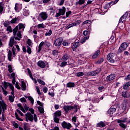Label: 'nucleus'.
I'll return each instance as SVG.
<instances>
[{
    "label": "nucleus",
    "mask_w": 130,
    "mask_h": 130,
    "mask_svg": "<svg viewBox=\"0 0 130 130\" xmlns=\"http://www.w3.org/2000/svg\"><path fill=\"white\" fill-rule=\"evenodd\" d=\"M25 116L27 117L28 120H29V121L33 122V120H34V117L33 116V115L31 114L30 112H27L26 114H25Z\"/></svg>",
    "instance_id": "obj_11"
},
{
    "label": "nucleus",
    "mask_w": 130,
    "mask_h": 130,
    "mask_svg": "<svg viewBox=\"0 0 130 130\" xmlns=\"http://www.w3.org/2000/svg\"><path fill=\"white\" fill-rule=\"evenodd\" d=\"M72 24H73V26H78L79 25H80V24H81V20H77L75 22L73 23Z\"/></svg>",
    "instance_id": "obj_41"
},
{
    "label": "nucleus",
    "mask_w": 130,
    "mask_h": 130,
    "mask_svg": "<svg viewBox=\"0 0 130 130\" xmlns=\"http://www.w3.org/2000/svg\"><path fill=\"white\" fill-rule=\"evenodd\" d=\"M15 88L18 89V90H21V87L19 85V83L18 82H16L15 83Z\"/></svg>",
    "instance_id": "obj_54"
},
{
    "label": "nucleus",
    "mask_w": 130,
    "mask_h": 130,
    "mask_svg": "<svg viewBox=\"0 0 130 130\" xmlns=\"http://www.w3.org/2000/svg\"><path fill=\"white\" fill-rule=\"evenodd\" d=\"M38 29H40V28H42L44 29V28H46V25H44L43 23L39 24L37 26Z\"/></svg>",
    "instance_id": "obj_34"
},
{
    "label": "nucleus",
    "mask_w": 130,
    "mask_h": 130,
    "mask_svg": "<svg viewBox=\"0 0 130 130\" xmlns=\"http://www.w3.org/2000/svg\"><path fill=\"white\" fill-rule=\"evenodd\" d=\"M38 109L39 110V112H40L41 114H43V113H44V108H43V107L39 106L38 107Z\"/></svg>",
    "instance_id": "obj_30"
},
{
    "label": "nucleus",
    "mask_w": 130,
    "mask_h": 130,
    "mask_svg": "<svg viewBox=\"0 0 130 130\" xmlns=\"http://www.w3.org/2000/svg\"><path fill=\"white\" fill-rule=\"evenodd\" d=\"M67 88H74L75 87V83L74 82H68L67 84Z\"/></svg>",
    "instance_id": "obj_26"
},
{
    "label": "nucleus",
    "mask_w": 130,
    "mask_h": 130,
    "mask_svg": "<svg viewBox=\"0 0 130 130\" xmlns=\"http://www.w3.org/2000/svg\"><path fill=\"white\" fill-rule=\"evenodd\" d=\"M43 45H44V42L42 41L40 43V44L38 46V52H39V53L40 52V51H41L42 49V46H43Z\"/></svg>",
    "instance_id": "obj_23"
},
{
    "label": "nucleus",
    "mask_w": 130,
    "mask_h": 130,
    "mask_svg": "<svg viewBox=\"0 0 130 130\" xmlns=\"http://www.w3.org/2000/svg\"><path fill=\"white\" fill-rule=\"evenodd\" d=\"M67 64H68V62L64 61L61 63L60 67H61V68H63L66 67V66H67Z\"/></svg>",
    "instance_id": "obj_46"
},
{
    "label": "nucleus",
    "mask_w": 130,
    "mask_h": 130,
    "mask_svg": "<svg viewBox=\"0 0 130 130\" xmlns=\"http://www.w3.org/2000/svg\"><path fill=\"white\" fill-rule=\"evenodd\" d=\"M22 6L21 4L16 3L14 10L16 13H19V12L22 10Z\"/></svg>",
    "instance_id": "obj_10"
},
{
    "label": "nucleus",
    "mask_w": 130,
    "mask_h": 130,
    "mask_svg": "<svg viewBox=\"0 0 130 130\" xmlns=\"http://www.w3.org/2000/svg\"><path fill=\"white\" fill-rule=\"evenodd\" d=\"M2 84L5 89V90H7L8 89V87L10 86V84H11L9 82H7V81H4V82H2Z\"/></svg>",
    "instance_id": "obj_21"
},
{
    "label": "nucleus",
    "mask_w": 130,
    "mask_h": 130,
    "mask_svg": "<svg viewBox=\"0 0 130 130\" xmlns=\"http://www.w3.org/2000/svg\"><path fill=\"white\" fill-rule=\"evenodd\" d=\"M21 87L22 91H26V83H25V81H21Z\"/></svg>",
    "instance_id": "obj_22"
},
{
    "label": "nucleus",
    "mask_w": 130,
    "mask_h": 130,
    "mask_svg": "<svg viewBox=\"0 0 130 130\" xmlns=\"http://www.w3.org/2000/svg\"><path fill=\"white\" fill-rule=\"evenodd\" d=\"M28 100L31 102V104L33 105L34 104V99L31 96H28Z\"/></svg>",
    "instance_id": "obj_44"
},
{
    "label": "nucleus",
    "mask_w": 130,
    "mask_h": 130,
    "mask_svg": "<svg viewBox=\"0 0 130 130\" xmlns=\"http://www.w3.org/2000/svg\"><path fill=\"white\" fill-rule=\"evenodd\" d=\"M13 125L14 126V127H15V128H18L19 127V124L16 122H13Z\"/></svg>",
    "instance_id": "obj_59"
},
{
    "label": "nucleus",
    "mask_w": 130,
    "mask_h": 130,
    "mask_svg": "<svg viewBox=\"0 0 130 130\" xmlns=\"http://www.w3.org/2000/svg\"><path fill=\"white\" fill-rule=\"evenodd\" d=\"M7 31H8V32H10V33L13 32V29L12 28V26H11V25H9L7 27Z\"/></svg>",
    "instance_id": "obj_49"
},
{
    "label": "nucleus",
    "mask_w": 130,
    "mask_h": 130,
    "mask_svg": "<svg viewBox=\"0 0 130 130\" xmlns=\"http://www.w3.org/2000/svg\"><path fill=\"white\" fill-rule=\"evenodd\" d=\"M105 87L102 86H99L98 87V90L99 91H100V92H102V91H104V89H105Z\"/></svg>",
    "instance_id": "obj_55"
},
{
    "label": "nucleus",
    "mask_w": 130,
    "mask_h": 130,
    "mask_svg": "<svg viewBox=\"0 0 130 130\" xmlns=\"http://www.w3.org/2000/svg\"><path fill=\"white\" fill-rule=\"evenodd\" d=\"M12 56H13V53H12V51L11 50H9L8 51V60L9 61H12Z\"/></svg>",
    "instance_id": "obj_27"
},
{
    "label": "nucleus",
    "mask_w": 130,
    "mask_h": 130,
    "mask_svg": "<svg viewBox=\"0 0 130 130\" xmlns=\"http://www.w3.org/2000/svg\"><path fill=\"white\" fill-rule=\"evenodd\" d=\"M78 4L80 5V6L83 5V4H85V0H79V1L76 3V5H78Z\"/></svg>",
    "instance_id": "obj_45"
},
{
    "label": "nucleus",
    "mask_w": 130,
    "mask_h": 130,
    "mask_svg": "<svg viewBox=\"0 0 130 130\" xmlns=\"http://www.w3.org/2000/svg\"><path fill=\"white\" fill-rule=\"evenodd\" d=\"M39 16V17H47V13L45 12H42Z\"/></svg>",
    "instance_id": "obj_38"
},
{
    "label": "nucleus",
    "mask_w": 130,
    "mask_h": 130,
    "mask_svg": "<svg viewBox=\"0 0 130 130\" xmlns=\"http://www.w3.org/2000/svg\"><path fill=\"white\" fill-rule=\"evenodd\" d=\"M102 71V70L101 69V68H98L96 70L93 71V72H94V73L96 75H98V74H99L100 73V72H101Z\"/></svg>",
    "instance_id": "obj_42"
},
{
    "label": "nucleus",
    "mask_w": 130,
    "mask_h": 130,
    "mask_svg": "<svg viewBox=\"0 0 130 130\" xmlns=\"http://www.w3.org/2000/svg\"><path fill=\"white\" fill-rule=\"evenodd\" d=\"M62 41H63V38L60 37L54 41V44L55 46L58 47V48H60V46L61 45V43H62Z\"/></svg>",
    "instance_id": "obj_5"
},
{
    "label": "nucleus",
    "mask_w": 130,
    "mask_h": 130,
    "mask_svg": "<svg viewBox=\"0 0 130 130\" xmlns=\"http://www.w3.org/2000/svg\"><path fill=\"white\" fill-rule=\"evenodd\" d=\"M63 109L66 114L69 113L70 110H73L74 109V113H77L78 112V108H80V106L74 105V106H64Z\"/></svg>",
    "instance_id": "obj_2"
},
{
    "label": "nucleus",
    "mask_w": 130,
    "mask_h": 130,
    "mask_svg": "<svg viewBox=\"0 0 130 130\" xmlns=\"http://www.w3.org/2000/svg\"><path fill=\"white\" fill-rule=\"evenodd\" d=\"M15 117L16 118V119H17V120H19V121H23V119L19 118V115H18V113L17 112H15Z\"/></svg>",
    "instance_id": "obj_36"
},
{
    "label": "nucleus",
    "mask_w": 130,
    "mask_h": 130,
    "mask_svg": "<svg viewBox=\"0 0 130 130\" xmlns=\"http://www.w3.org/2000/svg\"><path fill=\"white\" fill-rule=\"evenodd\" d=\"M79 44H80V42H76L73 44V45L72 46L73 51H76V50H77V47H79Z\"/></svg>",
    "instance_id": "obj_14"
},
{
    "label": "nucleus",
    "mask_w": 130,
    "mask_h": 130,
    "mask_svg": "<svg viewBox=\"0 0 130 130\" xmlns=\"http://www.w3.org/2000/svg\"><path fill=\"white\" fill-rule=\"evenodd\" d=\"M14 37L10 38L9 43V45L10 47H13V46H14Z\"/></svg>",
    "instance_id": "obj_19"
},
{
    "label": "nucleus",
    "mask_w": 130,
    "mask_h": 130,
    "mask_svg": "<svg viewBox=\"0 0 130 130\" xmlns=\"http://www.w3.org/2000/svg\"><path fill=\"white\" fill-rule=\"evenodd\" d=\"M105 126H106V124H105L103 121H100L96 124L97 127H104Z\"/></svg>",
    "instance_id": "obj_17"
},
{
    "label": "nucleus",
    "mask_w": 130,
    "mask_h": 130,
    "mask_svg": "<svg viewBox=\"0 0 130 130\" xmlns=\"http://www.w3.org/2000/svg\"><path fill=\"white\" fill-rule=\"evenodd\" d=\"M29 78H30V79H31V80L34 82L35 84H37V80L36 78H33V75L29 76Z\"/></svg>",
    "instance_id": "obj_58"
},
{
    "label": "nucleus",
    "mask_w": 130,
    "mask_h": 130,
    "mask_svg": "<svg viewBox=\"0 0 130 130\" xmlns=\"http://www.w3.org/2000/svg\"><path fill=\"white\" fill-rule=\"evenodd\" d=\"M100 54V50H98L94 52V54L92 55V59H95V58H97V57L99 56Z\"/></svg>",
    "instance_id": "obj_15"
},
{
    "label": "nucleus",
    "mask_w": 130,
    "mask_h": 130,
    "mask_svg": "<svg viewBox=\"0 0 130 130\" xmlns=\"http://www.w3.org/2000/svg\"><path fill=\"white\" fill-rule=\"evenodd\" d=\"M69 59V54L68 53H65L62 57L61 60L63 61H66V60H68Z\"/></svg>",
    "instance_id": "obj_25"
},
{
    "label": "nucleus",
    "mask_w": 130,
    "mask_h": 130,
    "mask_svg": "<svg viewBox=\"0 0 130 130\" xmlns=\"http://www.w3.org/2000/svg\"><path fill=\"white\" fill-rule=\"evenodd\" d=\"M17 37L19 38L20 39L22 38V32L21 31H18L17 34Z\"/></svg>",
    "instance_id": "obj_56"
},
{
    "label": "nucleus",
    "mask_w": 130,
    "mask_h": 130,
    "mask_svg": "<svg viewBox=\"0 0 130 130\" xmlns=\"http://www.w3.org/2000/svg\"><path fill=\"white\" fill-rule=\"evenodd\" d=\"M115 111H116V108H114V107H113V106H112L109 109V110L107 112H108V114H113V113H114V112H115Z\"/></svg>",
    "instance_id": "obj_13"
},
{
    "label": "nucleus",
    "mask_w": 130,
    "mask_h": 130,
    "mask_svg": "<svg viewBox=\"0 0 130 130\" xmlns=\"http://www.w3.org/2000/svg\"><path fill=\"white\" fill-rule=\"evenodd\" d=\"M103 61H104V58L103 57H102L101 58H100L95 63L96 64H101V63H102V62H103Z\"/></svg>",
    "instance_id": "obj_31"
},
{
    "label": "nucleus",
    "mask_w": 130,
    "mask_h": 130,
    "mask_svg": "<svg viewBox=\"0 0 130 130\" xmlns=\"http://www.w3.org/2000/svg\"><path fill=\"white\" fill-rule=\"evenodd\" d=\"M37 103L38 105H39L40 106H41V107H43V103H41L40 101H37Z\"/></svg>",
    "instance_id": "obj_63"
},
{
    "label": "nucleus",
    "mask_w": 130,
    "mask_h": 130,
    "mask_svg": "<svg viewBox=\"0 0 130 130\" xmlns=\"http://www.w3.org/2000/svg\"><path fill=\"white\" fill-rule=\"evenodd\" d=\"M44 45H46V46H47L48 47V48H49V47H50V46L51 45V44H50V42L47 41H45V42H44Z\"/></svg>",
    "instance_id": "obj_37"
},
{
    "label": "nucleus",
    "mask_w": 130,
    "mask_h": 130,
    "mask_svg": "<svg viewBox=\"0 0 130 130\" xmlns=\"http://www.w3.org/2000/svg\"><path fill=\"white\" fill-rule=\"evenodd\" d=\"M27 74L29 76V77H31L32 75V72H31V70L29 68H27Z\"/></svg>",
    "instance_id": "obj_61"
},
{
    "label": "nucleus",
    "mask_w": 130,
    "mask_h": 130,
    "mask_svg": "<svg viewBox=\"0 0 130 130\" xmlns=\"http://www.w3.org/2000/svg\"><path fill=\"white\" fill-rule=\"evenodd\" d=\"M8 71L10 73V74H11V73H13V68L12 67L11 64H9L8 66Z\"/></svg>",
    "instance_id": "obj_39"
},
{
    "label": "nucleus",
    "mask_w": 130,
    "mask_h": 130,
    "mask_svg": "<svg viewBox=\"0 0 130 130\" xmlns=\"http://www.w3.org/2000/svg\"><path fill=\"white\" fill-rule=\"evenodd\" d=\"M26 48H27V52L28 53V54H31L32 53V51L31 50V48L29 47V46H27Z\"/></svg>",
    "instance_id": "obj_48"
},
{
    "label": "nucleus",
    "mask_w": 130,
    "mask_h": 130,
    "mask_svg": "<svg viewBox=\"0 0 130 130\" xmlns=\"http://www.w3.org/2000/svg\"><path fill=\"white\" fill-rule=\"evenodd\" d=\"M119 126H120L122 128H123L124 129H125V128H126V127H127V124H125L123 123H119Z\"/></svg>",
    "instance_id": "obj_33"
},
{
    "label": "nucleus",
    "mask_w": 130,
    "mask_h": 130,
    "mask_svg": "<svg viewBox=\"0 0 130 130\" xmlns=\"http://www.w3.org/2000/svg\"><path fill=\"white\" fill-rule=\"evenodd\" d=\"M130 86V81L126 82L123 86V88L124 90H127Z\"/></svg>",
    "instance_id": "obj_24"
},
{
    "label": "nucleus",
    "mask_w": 130,
    "mask_h": 130,
    "mask_svg": "<svg viewBox=\"0 0 130 130\" xmlns=\"http://www.w3.org/2000/svg\"><path fill=\"white\" fill-rule=\"evenodd\" d=\"M82 76H84L83 72H78L77 73V77H82Z\"/></svg>",
    "instance_id": "obj_60"
},
{
    "label": "nucleus",
    "mask_w": 130,
    "mask_h": 130,
    "mask_svg": "<svg viewBox=\"0 0 130 130\" xmlns=\"http://www.w3.org/2000/svg\"><path fill=\"white\" fill-rule=\"evenodd\" d=\"M53 119L54 122L56 123H59V118H58V117L53 116Z\"/></svg>",
    "instance_id": "obj_43"
},
{
    "label": "nucleus",
    "mask_w": 130,
    "mask_h": 130,
    "mask_svg": "<svg viewBox=\"0 0 130 130\" xmlns=\"http://www.w3.org/2000/svg\"><path fill=\"white\" fill-rule=\"evenodd\" d=\"M53 116H54L55 117H60V116H61V110L56 111L54 113Z\"/></svg>",
    "instance_id": "obj_18"
},
{
    "label": "nucleus",
    "mask_w": 130,
    "mask_h": 130,
    "mask_svg": "<svg viewBox=\"0 0 130 130\" xmlns=\"http://www.w3.org/2000/svg\"><path fill=\"white\" fill-rule=\"evenodd\" d=\"M91 24H92V21L91 20H85L82 23V25H87L88 29L91 30Z\"/></svg>",
    "instance_id": "obj_12"
},
{
    "label": "nucleus",
    "mask_w": 130,
    "mask_h": 130,
    "mask_svg": "<svg viewBox=\"0 0 130 130\" xmlns=\"http://www.w3.org/2000/svg\"><path fill=\"white\" fill-rule=\"evenodd\" d=\"M126 106H127V103L126 102H123L122 103V109L123 110H125L126 109Z\"/></svg>",
    "instance_id": "obj_29"
},
{
    "label": "nucleus",
    "mask_w": 130,
    "mask_h": 130,
    "mask_svg": "<svg viewBox=\"0 0 130 130\" xmlns=\"http://www.w3.org/2000/svg\"><path fill=\"white\" fill-rule=\"evenodd\" d=\"M52 34V31L51 30V29H50L49 30V32H46L45 36H50V35H51Z\"/></svg>",
    "instance_id": "obj_53"
},
{
    "label": "nucleus",
    "mask_w": 130,
    "mask_h": 130,
    "mask_svg": "<svg viewBox=\"0 0 130 130\" xmlns=\"http://www.w3.org/2000/svg\"><path fill=\"white\" fill-rule=\"evenodd\" d=\"M107 59L109 62L111 63H114L115 62V57H114V53L112 52L109 53L107 56Z\"/></svg>",
    "instance_id": "obj_4"
},
{
    "label": "nucleus",
    "mask_w": 130,
    "mask_h": 130,
    "mask_svg": "<svg viewBox=\"0 0 130 130\" xmlns=\"http://www.w3.org/2000/svg\"><path fill=\"white\" fill-rule=\"evenodd\" d=\"M23 15L25 16V17H28V16H29V11L23 9Z\"/></svg>",
    "instance_id": "obj_35"
},
{
    "label": "nucleus",
    "mask_w": 130,
    "mask_h": 130,
    "mask_svg": "<svg viewBox=\"0 0 130 130\" xmlns=\"http://www.w3.org/2000/svg\"><path fill=\"white\" fill-rule=\"evenodd\" d=\"M52 54L53 55H57V54H58V51H57L56 50H53L52 52Z\"/></svg>",
    "instance_id": "obj_62"
},
{
    "label": "nucleus",
    "mask_w": 130,
    "mask_h": 130,
    "mask_svg": "<svg viewBox=\"0 0 130 130\" xmlns=\"http://www.w3.org/2000/svg\"><path fill=\"white\" fill-rule=\"evenodd\" d=\"M114 79H115V74H111L106 77L107 83H111L112 82H113Z\"/></svg>",
    "instance_id": "obj_7"
},
{
    "label": "nucleus",
    "mask_w": 130,
    "mask_h": 130,
    "mask_svg": "<svg viewBox=\"0 0 130 130\" xmlns=\"http://www.w3.org/2000/svg\"><path fill=\"white\" fill-rule=\"evenodd\" d=\"M63 128H67V129H71L72 127V124L70 123H67L65 121H63L61 123Z\"/></svg>",
    "instance_id": "obj_9"
},
{
    "label": "nucleus",
    "mask_w": 130,
    "mask_h": 130,
    "mask_svg": "<svg viewBox=\"0 0 130 130\" xmlns=\"http://www.w3.org/2000/svg\"><path fill=\"white\" fill-rule=\"evenodd\" d=\"M128 46V44H127L126 42H123L119 47L117 52H116V55L120 54V53H122L124 51V50H126V48Z\"/></svg>",
    "instance_id": "obj_3"
},
{
    "label": "nucleus",
    "mask_w": 130,
    "mask_h": 130,
    "mask_svg": "<svg viewBox=\"0 0 130 130\" xmlns=\"http://www.w3.org/2000/svg\"><path fill=\"white\" fill-rule=\"evenodd\" d=\"M122 96L124 98H129V93L127 92V91H123L122 92Z\"/></svg>",
    "instance_id": "obj_20"
},
{
    "label": "nucleus",
    "mask_w": 130,
    "mask_h": 130,
    "mask_svg": "<svg viewBox=\"0 0 130 130\" xmlns=\"http://www.w3.org/2000/svg\"><path fill=\"white\" fill-rule=\"evenodd\" d=\"M66 14V7H63L61 9H59V12L56 14V17L63 16Z\"/></svg>",
    "instance_id": "obj_8"
},
{
    "label": "nucleus",
    "mask_w": 130,
    "mask_h": 130,
    "mask_svg": "<svg viewBox=\"0 0 130 130\" xmlns=\"http://www.w3.org/2000/svg\"><path fill=\"white\" fill-rule=\"evenodd\" d=\"M25 27L26 26L23 23H19V30H22L23 29V31H24V29H25Z\"/></svg>",
    "instance_id": "obj_32"
},
{
    "label": "nucleus",
    "mask_w": 130,
    "mask_h": 130,
    "mask_svg": "<svg viewBox=\"0 0 130 130\" xmlns=\"http://www.w3.org/2000/svg\"><path fill=\"white\" fill-rule=\"evenodd\" d=\"M38 66L42 69H44L45 68V63L43 61H39L38 62Z\"/></svg>",
    "instance_id": "obj_16"
},
{
    "label": "nucleus",
    "mask_w": 130,
    "mask_h": 130,
    "mask_svg": "<svg viewBox=\"0 0 130 130\" xmlns=\"http://www.w3.org/2000/svg\"><path fill=\"white\" fill-rule=\"evenodd\" d=\"M62 45L63 46H69V45H70V43L64 41L62 42Z\"/></svg>",
    "instance_id": "obj_57"
},
{
    "label": "nucleus",
    "mask_w": 130,
    "mask_h": 130,
    "mask_svg": "<svg viewBox=\"0 0 130 130\" xmlns=\"http://www.w3.org/2000/svg\"><path fill=\"white\" fill-rule=\"evenodd\" d=\"M125 81H130V74L128 75L125 78H124Z\"/></svg>",
    "instance_id": "obj_64"
},
{
    "label": "nucleus",
    "mask_w": 130,
    "mask_h": 130,
    "mask_svg": "<svg viewBox=\"0 0 130 130\" xmlns=\"http://www.w3.org/2000/svg\"><path fill=\"white\" fill-rule=\"evenodd\" d=\"M83 35L85 37L80 42L81 43H84V42H86V40H88L89 39V36H90V32H89V29L88 30H84L83 31Z\"/></svg>",
    "instance_id": "obj_6"
},
{
    "label": "nucleus",
    "mask_w": 130,
    "mask_h": 130,
    "mask_svg": "<svg viewBox=\"0 0 130 130\" xmlns=\"http://www.w3.org/2000/svg\"><path fill=\"white\" fill-rule=\"evenodd\" d=\"M38 82L39 83V84H41V85H43V86L45 85V82L40 79H38Z\"/></svg>",
    "instance_id": "obj_52"
},
{
    "label": "nucleus",
    "mask_w": 130,
    "mask_h": 130,
    "mask_svg": "<svg viewBox=\"0 0 130 130\" xmlns=\"http://www.w3.org/2000/svg\"><path fill=\"white\" fill-rule=\"evenodd\" d=\"M17 21H18V18L15 17L12 19L11 23V24H15V23H17Z\"/></svg>",
    "instance_id": "obj_47"
},
{
    "label": "nucleus",
    "mask_w": 130,
    "mask_h": 130,
    "mask_svg": "<svg viewBox=\"0 0 130 130\" xmlns=\"http://www.w3.org/2000/svg\"><path fill=\"white\" fill-rule=\"evenodd\" d=\"M122 17H130V12H126Z\"/></svg>",
    "instance_id": "obj_51"
},
{
    "label": "nucleus",
    "mask_w": 130,
    "mask_h": 130,
    "mask_svg": "<svg viewBox=\"0 0 130 130\" xmlns=\"http://www.w3.org/2000/svg\"><path fill=\"white\" fill-rule=\"evenodd\" d=\"M89 77H94V76H96L95 72L93 71L89 72Z\"/></svg>",
    "instance_id": "obj_50"
},
{
    "label": "nucleus",
    "mask_w": 130,
    "mask_h": 130,
    "mask_svg": "<svg viewBox=\"0 0 130 130\" xmlns=\"http://www.w3.org/2000/svg\"><path fill=\"white\" fill-rule=\"evenodd\" d=\"M7 110V104L4 100L0 101V115L2 114V118H1V121H4L6 119L5 118V111Z\"/></svg>",
    "instance_id": "obj_1"
},
{
    "label": "nucleus",
    "mask_w": 130,
    "mask_h": 130,
    "mask_svg": "<svg viewBox=\"0 0 130 130\" xmlns=\"http://www.w3.org/2000/svg\"><path fill=\"white\" fill-rule=\"evenodd\" d=\"M125 122H127V118H124L122 120L118 119L117 120L118 123H124Z\"/></svg>",
    "instance_id": "obj_28"
},
{
    "label": "nucleus",
    "mask_w": 130,
    "mask_h": 130,
    "mask_svg": "<svg viewBox=\"0 0 130 130\" xmlns=\"http://www.w3.org/2000/svg\"><path fill=\"white\" fill-rule=\"evenodd\" d=\"M9 101H10V102L11 103H13V102H14V101H15V96L13 97L12 95H9Z\"/></svg>",
    "instance_id": "obj_40"
}]
</instances>
